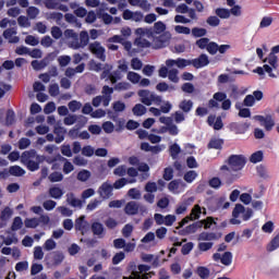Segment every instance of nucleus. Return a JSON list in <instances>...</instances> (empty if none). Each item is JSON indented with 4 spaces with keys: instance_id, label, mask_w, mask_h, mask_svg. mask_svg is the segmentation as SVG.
<instances>
[{
    "instance_id": "1a4fd4ad",
    "label": "nucleus",
    "mask_w": 279,
    "mask_h": 279,
    "mask_svg": "<svg viewBox=\"0 0 279 279\" xmlns=\"http://www.w3.org/2000/svg\"><path fill=\"white\" fill-rule=\"evenodd\" d=\"M64 262V253L57 251L46 256L48 267H58Z\"/></svg>"
},
{
    "instance_id": "680f3d73",
    "label": "nucleus",
    "mask_w": 279,
    "mask_h": 279,
    "mask_svg": "<svg viewBox=\"0 0 279 279\" xmlns=\"http://www.w3.org/2000/svg\"><path fill=\"white\" fill-rule=\"evenodd\" d=\"M112 108H113L114 112H124L125 111V102L120 101V100L114 101L112 104Z\"/></svg>"
},
{
    "instance_id": "c03bdc74",
    "label": "nucleus",
    "mask_w": 279,
    "mask_h": 279,
    "mask_svg": "<svg viewBox=\"0 0 279 279\" xmlns=\"http://www.w3.org/2000/svg\"><path fill=\"white\" fill-rule=\"evenodd\" d=\"M221 184L222 182L219 177H214L208 181V185L210 186V189H215V190L221 189Z\"/></svg>"
},
{
    "instance_id": "c85d7f7f",
    "label": "nucleus",
    "mask_w": 279,
    "mask_h": 279,
    "mask_svg": "<svg viewBox=\"0 0 279 279\" xmlns=\"http://www.w3.org/2000/svg\"><path fill=\"white\" fill-rule=\"evenodd\" d=\"M180 71L178 69H170L168 72V80L173 84H178L180 82Z\"/></svg>"
},
{
    "instance_id": "393cba45",
    "label": "nucleus",
    "mask_w": 279,
    "mask_h": 279,
    "mask_svg": "<svg viewBox=\"0 0 279 279\" xmlns=\"http://www.w3.org/2000/svg\"><path fill=\"white\" fill-rule=\"evenodd\" d=\"M66 202L73 208H82V199L75 198V195L73 193L68 194Z\"/></svg>"
},
{
    "instance_id": "49530a36",
    "label": "nucleus",
    "mask_w": 279,
    "mask_h": 279,
    "mask_svg": "<svg viewBox=\"0 0 279 279\" xmlns=\"http://www.w3.org/2000/svg\"><path fill=\"white\" fill-rule=\"evenodd\" d=\"M245 213V206L242 204H236L232 211V217L235 219H239L240 215H243Z\"/></svg>"
},
{
    "instance_id": "f8f14e48",
    "label": "nucleus",
    "mask_w": 279,
    "mask_h": 279,
    "mask_svg": "<svg viewBox=\"0 0 279 279\" xmlns=\"http://www.w3.org/2000/svg\"><path fill=\"white\" fill-rule=\"evenodd\" d=\"M113 190L114 187L112 186V184L104 182L98 189V195H100V197L104 199H110V197H112Z\"/></svg>"
},
{
    "instance_id": "e2e57ef3",
    "label": "nucleus",
    "mask_w": 279,
    "mask_h": 279,
    "mask_svg": "<svg viewBox=\"0 0 279 279\" xmlns=\"http://www.w3.org/2000/svg\"><path fill=\"white\" fill-rule=\"evenodd\" d=\"M123 260H125V253L119 252L112 257V265H119Z\"/></svg>"
},
{
    "instance_id": "6ab92c4d",
    "label": "nucleus",
    "mask_w": 279,
    "mask_h": 279,
    "mask_svg": "<svg viewBox=\"0 0 279 279\" xmlns=\"http://www.w3.org/2000/svg\"><path fill=\"white\" fill-rule=\"evenodd\" d=\"M15 34H16V28H7L3 32V38H5V40H9L11 45H16V43H19L21 38H19V36H15Z\"/></svg>"
},
{
    "instance_id": "6e6d98bb",
    "label": "nucleus",
    "mask_w": 279,
    "mask_h": 279,
    "mask_svg": "<svg viewBox=\"0 0 279 279\" xmlns=\"http://www.w3.org/2000/svg\"><path fill=\"white\" fill-rule=\"evenodd\" d=\"M82 156H86V158H92L95 156V148L90 145H86L82 148Z\"/></svg>"
},
{
    "instance_id": "4d7b16f0",
    "label": "nucleus",
    "mask_w": 279,
    "mask_h": 279,
    "mask_svg": "<svg viewBox=\"0 0 279 279\" xmlns=\"http://www.w3.org/2000/svg\"><path fill=\"white\" fill-rule=\"evenodd\" d=\"M206 50L208 51V53H210V56H215L217 51H219V45L215 41H209Z\"/></svg>"
},
{
    "instance_id": "4468645a",
    "label": "nucleus",
    "mask_w": 279,
    "mask_h": 279,
    "mask_svg": "<svg viewBox=\"0 0 279 279\" xmlns=\"http://www.w3.org/2000/svg\"><path fill=\"white\" fill-rule=\"evenodd\" d=\"M199 228H202V222L196 221V222L185 227L184 229L179 230L178 234L180 236H189V234H195V232H197V230H199Z\"/></svg>"
},
{
    "instance_id": "7c9ffc66",
    "label": "nucleus",
    "mask_w": 279,
    "mask_h": 279,
    "mask_svg": "<svg viewBox=\"0 0 279 279\" xmlns=\"http://www.w3.org/2000/svg\"><path fill=\"white\" fill-rule=\"evenodd\" d=\"M156 90L159 93H167V90H175V86L167 84V82H160L156 85Z\"/></svg>"
},
{
    "instance_id": "39448f33",
    "label": "nucleus",
    "mask_w": 279,
    "mask_h": 279,
    "mask_svg": "<svg viewBox=\"0 0 279 279\" xmlns=\"http://www.w3.org/2000/svg\"><path fill=\"white\" fill-rule=\"evenodd\" d=\"M226 162L230 170L234 172L243 171L245 165H247V158L243 155H230Z\"/></svg>"
},
{
    "instance_id": "338daca9",
    "label": "nucleus",
    "mask_w": 279,
    "mask_h": 279,
    "mask_svg": "<svg viewBox=\"0 0 279 279\" xmlns=\"http://www.w3.org/2000/svg\"><path fill=\"white\" fill-rule=\"evenodd\" d=\"M132 88V85L128 82H120L114 85V90H130Z\"/></svg>"
},
{
    "instance_id": "ea45409f",
    "label": "nucleus",
    "mask_w": 279,
    "mask_h": 279,
    "mask_svg": "<svg viewBox=\"0 0 279 279\" xmlns=\"http://www.w3.org/2000/svg\"><path fill=\"white\" fill-rule=\"evenodd\" d=\"M58 160H62V155L41 156V162H47L48 165H53V162H58Z\"/></svg>"
},
{
    "instance_id": "f257e3e1",
    "label": "nucleus",
    "mask_w": 279,
    "mask_h": 279,
    "mask_svg": "<svg viewBox=\"0 0 279 279\" xmlns=\"http://www.w3.org/2000/svg\"><path fill=\"white\" fill-rule=\"evenodd\" d=\"M167 66H178V69H186V66H194V69H204V66H208L210 64V60L208 59V54L202 53L198 58L195 59H167Z\"/></svg>"
},
{
    "instance_id": "09e8293b",
    "label": "nucleus",
    "mask_w": 279,
    "mask_h": 279,
    "mask_svg": "<svg viewBox=\"0 0 279 279\" xmlns=\"http://www.w3.org/2000/svg\"><path fill=\"white\" fill-rule=\"evenodd\" d=\"M206 23L210 27H219L221 20H219L216 15H210L207 17Z\"/></svg>"
},
{
    "instance_id": "4c0bfd02",
    "label": "nucleus",
    "mask_w": 279,
    "mask_h": 279,
    "mask_svg": "<svg viewBox=\"0 0 279 279\" xmlns=\"http://www.w3.org/2000/svg\"><path fill=\"white\" fill-rule=\"evenodd\" d=\"M24 225L25 228H37L38 226H40V220H38V218H26L24 220Z\"/></svg>"
},
{
    "instance_id": "79ce46f5",
    "label": "nucleus",
    "mask_w": 279,
    "mask_h": 279,
    "mask_svg": "<svg viewBox=\"0 0 279 279\" xmlns=\"http://www.w3.org/2000/svg\"><path fill=\"white\" fill-rule=\"evenodd\" d=\"M21 228H23V218L17 216L13 219L11 230H12V232H16V231L21 230Z\"/></svg>"
},
{
    "instance_id": "9b49d317",
    "label": "nucleus",
    "mask_w": 279,
    "mask_h": 279,
    "mask_svg": "<svg viewBox=\"0 0 279 279\" xmlns=\"http://www.w3.org/2000/svg\"><path fill=\"white\" fill-rule=\"evenodd\" d=\"M254 119L265 128L266 132H271L274 130V125H276V121H274L271 114H267L266 117L255 116Z\"/></svg>"
},
{
    "instance_id": "5701e85b",
    "label": "nucleus",
    "mask_w": 279,
    "mask_h": 279,
    "mask_svg": "<svg viewBox=\"0 0 279 279\" xmlns=\"http://www.w3.org/2000/svg\"><path fill=\"white\" fill-rule=\"evenodd\" d=\"M48 193L52 199H62V195H64V191L59 186L50 187Z\"/></svg>"
},
{
    "instance_id": "a211bd4d",
    "label": "nucleus",
    "mask_w": 279,
    "mask_h": 279,
    "mask_svg": "<svg viewBox=\"0 0 279 279\" xmlns=\"http://www.w3.org/2000/svg\"><path fill=\"white\" fill-rule=\"evenodd\" d=\"M74 228L76 231L84 234L88 230V221H86L85 216H81L75 220Z\"/></svg>"
},
{
    "instance_id": "72a5a7b5",
    "label": "nucleus",
    "mask_w": 279,
    "mask_h": 279,
    "mask_svg": "<svg viewBox=\"0 0 279 279\" xmlns=\"http://www.w3.org/2000/svg\"><path fill=\"white\" fill-rule=\"evenodd\" d=\"M257 174L263 179V180H269V170H267V167L259 165L256 168Z\"/></svg>"
},
{
    "instance_id": "a878e982",
    "label": "nucleus",
    "mask_w": 279,
    "mask_h": 279,
    "mask_svg": "<svg viewBox=\"0 0 279 279\" xmlns=\"http://www.w3.org/2000/svg\"><path fill=\"white\" fill-rule=\"evenodd\" d=\"M179 108L180 110H182V112H185V114H189V112L191 110H193V100H182L180 104H179Z\"/></svg>"
},
{
    "instance_id": "8fccbe9b",
    "label": "nucleus",
    "mask_w": 279,
    "mask_h": 279,
    "mask_svg": "<svg viewBox=\"0 0 279 279\" xmlns=\"http://www.w3.org/2000/svg\"><path fill=\"white\" fill-rule=\"evenodd\" d=\"M62 160H65L63 165V173L65 175H69V173L75 170V167L73 166V163H71V161H69V159L62 157Z\"/></svg>"
},
{
    "instance_id": "bf43d9fd",
    "label": "nucleus",
    "mask_w": 279,
    "mask_h": 279,
    "mask_svg": "<svg viewBox=\"0 0 279 279\" xmlns=\"http://www.w3.org/2000/svg\"><path fill=\"white\" fill-rule=\"evenodd\" d=\"M126 77L132 84H138L141 82V74L136 72H129Z\"/></svg>"
},
{
    "instance_id": "bb28decb",
    "label": "nucleus",
    "mask_w": 279,
    "mask_h": 279,
    "mask_svg": "<svg viewBox=\"0 0 279 279\" xmlns=\"http://www.w3.org/2000/svg\"><path fill=\"white\" fill-rule=\"evenodd\" d=\"M132 112L135 117H143V114L147 113V107H145L143 104H136L133 107Z\"/></svg>"
},
{
    "instance_id": "0eeeda50",
    "label": "nucleus",
    "mask_w": 279,
    "mask_h": 279,
    "mask_svg": "<svg viewBox=\"0 0 279 279\" xmlns=\"http://www.w3.org/2000/svg\"><path fill=\"white\" fill-rule=\"evenodd\" d=\"M202 217V207L199 205H194V207L191 210V214L183 218L180 222L179 226L177 227V230H180V228H184L189 221H195Z\"/></svg>"
},
{
    "instance_id": "ddd939ff",
    "label": "nucleus",
    "mask_w": 279,
    "mask_h": 279,
    "mask_svg": "<svg viewBox=\"0 0 279 279\" xmlns=\"http://www.w3.org/2000/svg\"><path fill=\"white\" fill-rule=\"evenodd\" d=\"M230 131L234 132V134H245L247 130L250 129V123L243 122H232L229 124Z\"/></svg>"
},
{
    "instance_id": "cd10ccee",
    "label": "nucleus",
    "mask_w": 279,
    "mask_h": 279,
    "mask_svg": "<svg viewBox=\"0 0 279 279\" xmlns=\"http://www.w3.org/2000/svg\"><path fill=\"white\" fill-rule=\"evenodd\" d=\"M263 158H265L263 150H257L251 155L250 162L257 165V162H263Z\"/></svg>"
},
{
    "instance_id": "de8ad7c7",
    "label": "nucleus",
    "mask_w": 279,
    "mask_h": 279,
    "mask_svg": "<svg viewBox=\"0 0 279 279\" xmlns=\"http://www.w3.org/2000/svg\"><path fill=\"white\" fill-rule=\"evenodd\" d=\"M197 178V172L195 170H190L185 172L183 179L187 182V184L193 183V181Z\"/></svg>"
},
{
    "instance_id": "f03ea898",
    "label": "nucleus",
    "mask_w": 279,
    "mask_h": 279,
    "mask_svg": "<svg viewBox=\"0 0 279 279\" xmlns=\"http://www.w3.org/2000/svg\"><path fill=\"white\" fill-rule=\"evenodd\" d=\"M64 38H72V41L69 43L70 49H84L87 47L88 43H90V37L88 36V32L82 31L80 35L71 28H68L63 33Z\"/></svg>"
},
{
    "instance_id": "052dcab7",
    "label": "nucleus",
    "mask_w": 279,
    "mask_h": 279,
    "mask_svg": "<svg viewBox=\"0 0 279 279\" xmlns=\"http://www.w3.org/2000/svg\"><path fill=\"white\" fill-rule=\"evenodd\" d=\"M12 210L10 207H5L1 214H0V220L1 221H8V219H10V217H12Z\"/></svg>"
},
{
    "instance_id": "7ed1b4c3",
    "label": "nucleus",
    "mask_w": 279,
    "mask_h": 279,
    "mask_svg": "<svg viewBox=\"0 0 279 279\" xmlns=\"http://www.w3.org/2000/svg\"><path fill=\"white\" fill-rule=\"evenodd\" d=\"M43 156L38 155L36 149H31L22 153L21 160L28 171H38L40 169V162H43Z\"/></svg>"
},
{
    "instance_id": "412c9836",
    "label": "nucleus",
    "mask_w": 279,
    "mask_h": 279,
    "mask_svg": "<svg viewBox=\"0 0 279 279\" xmlns=\"http://www.w3.org/2000/svg\"><path fill=\"white\" fill-rule=\"evenodd\" d=\"M207 149H223V140L222 138H211L207 144Z\"/></svg>"
},
{
    "instance_id": "0e129e2a",
    "label": "nucleus",
    "mask_w": 279,
    "mask_h": 279,
    "mask_svg": "<svg viewBox=\"0 0 279 279\" xmlns=\"http://www.w3.org/2000/svg\"><path fill=\"white\" fill-rule=\"evenodd\" d=\"M180 151H182V148H180V145H178V144H172V145L170 146V156H171L172 158H178Z\"/></svg>"
},
{
    "instance_id": "69168bd1",
    "label": "nucleus",
    "mask_w": 279,
    "mask_h": 279,
    "mask_svg": "<svg viewBox=\"0 0 279 279\" xmlns=\"http://www.w3.org/2000/svg\"><path fill=\"white\" fill-rule=\"evenodd\" d=\"M26 13L29 19H36V16L40 14V10H38L36 7H28Z\"/></svg>"
},
{
    "instance_id": "f704fd0d",
    "label": "nucleus",
    "mask_w": 279,
    "mask_h": 279,
    "mask_svg": "<svg viewBox=\"0 0 279 279\" xmlns=\"http://www.w3.org/2000/svg\"><path fill=\"white\" fill-rule=\"evenodd\" d=\"M167 29V24H165L162 21H158L154 24L153 32L154 34H162Z\"/></svg>"
},
{
    "instance_id": "f3484780",
    "label": "nucleus",
    "mask_w": 279,
    "mask_h": 279,
    "mask_svg": "<svg viewBox=\"0 0 279 279\" xmlns=\"http://www.w3.org/2000/svg\"><path fill=\"white\" fill-rule=\"evenodd\" d=\"M219 239H221L220 232L203 231L198 234V241H219Z\"/></svg>"
},
{
    "instance_id": "9d476101",
    "label": "nucleus",
    "mask_w": 279,
    "mask_h": 279,
    "mask_svg": "<svg viewBox=\"0 0 279 279\" xmlns=\"http://www.w3.org/2000/svg\"><path fill=\"white\" fill-rule=\"evenodd\" d=\"M138 210L141 213H147V207L141 206L135 201H131V202L126 203V205L124 207L125 215H129L130 217H134V215H138Z\"/></svg>"
},
{
    "instance_id": "6e6552de",
    "label": "nucleus",
    "mask_w": 279,
    "mask_h": 279,
    "mask_svg": "<svg viewBox=\"0 0 279 279\" xmlns=\"http://www.w3.org/2000/svg\"><path fill=\"white\" fill-rule=\"evenodd\" d=\"M88 49L100 62H106V48L101 46V43L94 41L88 45Z\"/></svg>"
},
{
    "instance_id": "473e14b6",
    "label": "nucleus",
    "mask_w": 279,
    "mask_h": 279,
    "mask_svg": "<svg viewBox=\"0 0 279 279\" xmlns=\"http://www.w3.org/2000/svg\"><path fill=\"white\" fill-rule=\"evenodd\" d=\"M48 180L52 183L62 182V180H64V174H62V172L54 171L48 175Z\"/></svg>"
},
{
    "instance_id": "5fc2aeb1",
    "label": "nucleus",
    "mask_w": 279,
    "mask_h": 279,
    "mask_svg": "<svg viewBox=\"0 0 279 279\" xmlns=\"http://www.w3.org/2000/svg\"><path fill=\"white\" fill-rule=\"evenodd\" d=\"M135 45H137V47H141L142 49H147L151 47V43H149V40L141 37L135 39Z\"/></svg>"
},
{
    "instance_id": "c9c22d12",
    "label": "nucleus",
    "mask_w": 279,
    "mask_h": 279,
    "mask_svg": "<svg viewBox=\"0 0 279 279\" xmlns=\"http://www.w3.org/2000/svg\"><path fill=\"white\" fill-rule=\"evenodd\" d=\"M230 82H234L230 74H220L217 78V86H221L223 84H230Z\"/></svg>"
},
{
    "instance_id": "3c124183",
    "label": "nucleus",
    "mask_w": 279,
    "mask_h": 279,
    "mask_svg": "<svg viewBox=\"0 0 279 279\" xmlns=\"http://www.w3.org/2000/svg\"><path fill=\"white\" fill-rule=\"evenodd\" d=\"M216 16H218L219 19H230V10L218 8L216 9Z\"/></svg>"
},
{
    "instance_id": "2eb2a0df",
    "label": "nucleus",
    "mask_w": 279,
    "mask_h": 279,
    "mask_svg": "<svg viewBox=\"0 0 279 279\" xmlns=\"http://www.w3.org/2000/svg\"><path fill=\"white\" fill-rule=\"evenodd\" d=\"M207 123L209 128H214V130H223V120H221V116L217 117L215 114H210L207 118Z\"/></svg>"
},
{
    "instance_id": "4be33fe9",
    "label": "nucleus",
    "mask_w": 279,
    "mask_h": 279,
    "mask_svg": "<svg viewBox=\"0 0 279 279\" xmlns=\"http://www.w3.org/2000/svg\"><path fill=\"white\" fill-rule=\"evenodd\" d=\"M9 173L14 178H23V175H25V169H23L21 166H11L9 168Z\"/></svg>"
},
{
    "instance_id": "dca6fc26",
    "label": "nucleus",
    "mask_w": 279,
    "mask_h": 279,
    "mask_svg": "<svg viewBox=\"0 0 279 279\" xmlns=\"http://www.w3.org/2000/svg\"><path fill=\"white\" fill-rule=\"evenodd\" d=\"M193 202H195V199L193 197H189L187 199L179 203L174 210L175 215H184Z\"/></svg>"
},
{
    "instance_id": "423d86ee",
    "label": "nucleus",
    "mask_w": 279,
    "mask_h": 279,
    "mask_svg": "<svg viewBox=\"0 0 279 279\" xmlns=\"http://www.w3.org/2000/svg\"><path fill=\"white\" fill-rule=\"evenodd\" d=\"M220 177L222 180H225V183L230 186L231 184H234L239 178H241V174L232 173L230 167H228V165H223L220 167Z\"/></svg>"
},
{
    "instance_id": "aec40b11",
    "label": "nucleus",
    "mask_w": 279,
    "mask_h": 279,
    "mask_svg": "<svg viewBox=\"0 0 279 279\" xmlns=\"http://www.w3.org/2000/svg\"><path fill=\"white\" fill-rule=\"evenodd\" d=\"M53 134H56L54 143H57V145H60V143L64 141V136L66 135V129H64L63 126L57 125L53 129Z\"/></svg>"
},
{
    "instance_id": "774afa93",
    "label": "nucleus",
    "mask_w": 279,
    "mask_h": 279,
    "mask_svg": "<svg viewBox=\"0 0 279 279\" xmlns=\"http://www.w3.org/2000/svg\"><path fill=\"white\" fill-rule=\"evenodd\" d=\"M163 180H166V182H170V180H173V168L171 167L165 168Z\"/></svg>"
},
{
    "instance_id": "b1692460",
    "label": "nucleus",
    "mask_w": 279,
    "mask_h": 279,
    "mask_svg": "<svg viewBox=\"0 0 279 279\" xmlns=\"http://www.w3.org/2000/svg\"><path fill=\"white\" fill-rule=\"evenodd\" d=\"M92 232L99 239H104V225L101 222H94L92 225Z\"/></svg>"
},
{
    "instance_id": "37998d69",
    "label": "nucleus",
    "mask_w": 279,
    "mask_h": 279,
    "mask_svg": "<svg viewBox=\"0 0 279 279\" xmlns=\"http://www.w3.org/2000/svg\"><path fill=\"white\" fill-rule=\"evenodd\" d=\"M220 263L227 267L232 265V253L225 252L220 258Z\"/></svg>"
},
{
    "instance_id": "c756f323",
    "label": "nucleus",
    "mask_w": 279,
    "mask_h": 279,
    "mask_svg": "<svg viewBox=\"0 0 279 279\" xmlns=\"http://www.w3.org/2000/svg\"><path fill=\"white\" fill-rule=\"evenodd\" d=\"M102 69L104 71L100 74V80H106L108 82L112 73V64L106 63Z\"/></svg>"
},
{
    "instance_id": "603ef678",
    "label": "nucleus",
    "mask_w": 279,
    "mask_h": 279,
    "mask_svg": "<svg viewBox=\"0 0 279 279\" xmlns=\"http://www.w3.org/2000/svg\"><path fill=\"white\" fill-rule=\"evenodd\" d=\"M77 180L80 182H87V180H90V171H88V170H81L77 173Z\"/></svg>"
},
{
    "instance_id": "864d4df0",
    "label": "nucleus",
    "mask_w": 279,
    "mask_h": 279,
    "mask_svg": "<svg viewBox=\"0 0 279 279\" xmlns=\"http://www.w3.org/2000/svg\"><path fill=\"white\" fill-rule=\"evenodd\" d=\"M68 108L71 112H77V110L82 109V102L77 101V100H71L68 104Z\"/></svg>"
},
{
    "instance_id": "20e7f679",
    "label": "nucleus",
    "mask_w": 279,
    "mask_h": 279,
    "mask_svg": "<svg viewBox=\"0 0 279 279\" xmlns=\"http://www.w3.org/2000/svg\"><path fill=\"white\" fill-rule=\"evenodd\" d=\"M137 95L141 99V102L144 104V106H151V104L160 106L162 102V96L156 95L155 93H151L149 89H140L137 92Z\"/></svg>"
},
{
    "instance_id": "13d9d810",
    "label": "nucleus",
    "mask_w": 279,
    "mask_h": 279,
    "mask_svg": "<svg viewBox=\"0 0 279 279\" xmlns=\"http://www.w3.org/2000/svg\"><path fill=\"white\" fill-rule=\"evenodd\" d=\"M279 247V233L270 241V244L268 245L267 250L268 252H275V250H278Z\"/></svg>"
},
{
    "instance_id": "58836bf2",
    "label": "nucleus",
    "mask_w": 279,
    "mask_h": 279,
    "mask_svg": "<svg viewBox=\"0 0 279 279\" xmlns=\"http://www.w3.org/2000/svg\"><path fill=\"white\" fill-rule=\"evenodd\" d=\"M206 34H208V31L206 28H199V27L192 28V36H194V38H204Z\"/></svg>"
},
{
    "instance_id": "e433bc0d",
    "label": "nucleus",
    "mask_w": 279,
    "mask_h": 279,
    "mask_svg": "<svg viewBox=\"0 0 279 279\" xmlns=\"http://www.w3.org/2000/svg\"><path fill=\"white\" fill-rule=\"evenodd\" d=\"M32 66L35 71H43L47 66V59H43L41 61L34 60L32 61Z\"/></svg>"
},
{
    "instance_id": "a19ab883",
    "label": "nucleus",
    "mask_w": 279,
    "mask_h": 279,
    "mask_svg": "<svg viewBox=\"0 0 279 279\" xmlns=\"http://www.w3.org/2000/svg\"><path fill=\"white\" fill-rule=\"evenodd\" d=\"M210 43V39L208 37H202L198 40L195 41L196 47H198V49H207L208 45Z\"/></svg>"
},
{
    "instance_id": "2f4dec72",
    "label": "nucleus",
    "mask_w": 279,
    "mask_h": 279,
    "mask_svg": "<svg viewBox=\"0 0 279 279\" xmlns=\"http://www.w3.org/2000/svg\"><path fill=\"white\" fill-rule=\"evenodd\" d=\"M198 223H202V228H205V230H210L211 226H217L214 217H207L206 219L198 221Z\"/></svg>"
},
{
    "instance_id": "a18cd8bd",
    "label": "nucleus",
    "mask_w": 279,
    "mask_h": 279,
    "mask_svg": "<svg viewBox=\"0 0 279 279\" xmlns=\"http://www.w3.org/2000/svg\"><path fill=\"white\" fill-rule=\"evenodd\" d=\"M137 171L144 173L142 179L147 180V178H149V165L142 162L137 168Z\"/></svg>"
}]
</instances>
